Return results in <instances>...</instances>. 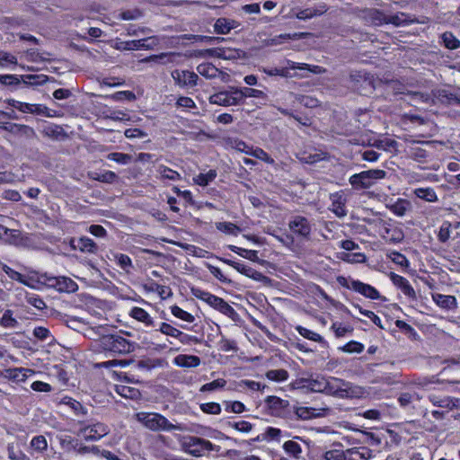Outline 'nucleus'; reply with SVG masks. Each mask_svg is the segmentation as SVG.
I'll list each match as a JSON object with an SVG mask.
<instances>
[{"instance_id":"56","label":"nucleus","mask_w":460,"mask_h":460,"mask_svg":"<svg viewBox=\"0 0 460 460\" xmlns=\"http://www.w3.org/2000/svg\"><path fill=\"white\" fill-rule=\"evenodd\" d=\"M283 448L288 454L295 457H298L302 452L300 445L292 440L285 442L283 445Z\"/></svg>"},{"instance_id":"22","label":"nucleus","mask_w":460,"mask_h":460,"mask_svg":"<svg viewBox=\"0 0 460 460\" xmlns=\"http://www.w3.org/2000/svg\"><path fill=\"white\" fill-rule=\"evenodd\" d=\"M362 17L367 23L375 26H379L386 22V16L376 9H367L363 11Z\"/></svg>"},{"instance_id":"52","label":"nucleus","mask_w":460,"mask_h":460,"mask_svg":"<svg viewBox=\"0 0 460 460\" xmlns=\"http://www.w3.org/2000/svg\"><path fill=\"white\" fill-rule=\"evenodd\" d=\"M387 258L390 259L394 263L401 266V267H408L409 261L407 258L396 251L388 252L386 254Z\"/></svg>"},{"instance_id":"1","label":"nucleus","mask_w":460,"mask_h":460,"mask_svg":"<svg viewBox=\"0 0 460 460\" xmlns=\"http://www.w3.org/2000/svg\"><path fill=\"white\" fill-rule=\"evenodd\" d=\"M294 389H307L314 393H326L339 399H361L365 394L362 387L353 385L335 377H316L296 380Z\"/></svg>"},{"instance_id":"2","label":"nucleus","mask_w":460,"mask_h":460,"mask_svg":"<svg viewBox=\"0 0 460 460\" xmlns=\"http://www.w3.org/2000/svg\"><path fill=\"white\" fill-rule=\"evenodd\" d=\"M266 411L274 417L288 419L291 414L296 415L301 420H311L314 418H320L326 416L330 409L329 408H314V407H295L293 406V411H290L288 406L290 404H265Z\"/></svg>"},{"instance_id":"45","label":"nucleus","mask_w":460,"mask_h":460,"mask_svg":"<svg viewBox=\"0 0 460 460\" xmlns=\"http://www.w3.org/2000/svg\"><path fill=\"white\" fill-rule=\"evenodd\" d=\"M410 208V202L406 199H399L390 208V210L398 217H403Z\"/></svg>"},{"instance_id":"29","label":"nucleus","mask_w":460,"mask_h":460,"mask_svg":"<svg viewBox=\"0 0 460 460\" xmlns=\"http://www.w3.org/2000/svg\"><path fill=\"white\" fill-rule=\"evenodd\" d=\"M238 92V99L239 102L243 103L244 100L248 97L250 98H265L266 94L261 90L249 88V87H243V88H237Z\"/></svg>"},{"instance_id":"43","label":"nucleus","mask_w":460,"mask_h":460,"mask_svg":"<svg viewBox=\"0 0 460 460\" xmlns=\"http://www.w3.org/2000/svg\"><path fill=\"white\" fill-rule=\"evenodd\" d=\"M90 177L93 180H95V181H98L101 182L111 183L116 180L117 175L115 172H113L111 171H104L102 172H91Z\"/></svg>"},{"instance_id":"59","label":"nucleus","mask_w":460,"mask_h":460,"mask_svg":"<svg viewBox=\"0 0 460 460\" xmlns=\"http://www.w3.org/2000/svg\"><path fill=\"white\" fill-rule=\"evenodd\" d=\"M450 235L451 223H449L448 221H445L442 223L439 228L438 238L441 243H446L450 238Z\"/></svg>"},{"instance_id":"40","label":"nucleus","mask_w":460,"mask_h":460,"mask_svg":"<svg viewBox=\"0 0 460 460\" xmlns=\"http://www.w3.org/2000/svg\"><path fill=\"white\" fill-rule=\"evenodd\" d=\"M302 35H304V33H300V34H297V33H294V34H290V33L280 34V35H278V36H275V37H273L271 39L267 40L266 45L267 46L280 45L285 40H296V39H299Z\"/></svg>"},{"instance_id":"25","label":"nucleus","mask_w":460,"mask_h":460,"mask_svg":"<svg viewBox=\"0 0 460 460\" xmlns=\"http://www.w3.org/2000/svg\"><path fill=\"white\" fill-rule=\"evenodd\" d=\"M200 358L194 355L181 354L173 358V364L181 367H197L200 365Z\"/></svg>"},{"instance_id":"12","label":"nucleus","mask_w":460,"mask_h":460,"mask_svg":"<svg viewBox=\"0 0 460 460\" xmlns=\"http://www.w3.org/2000/svg\"><path fill=\"white\" fill-rule=\"evenodd\" d=\"M172 77L175 84L180 87H194L198 84L199 76L194 72L189 70H174L172 72Z\"/></svg>"},{"instance_id":"38","label":"nucleus","mask_w":460,"mask_h":460,"mask_svg":"<svg viewBox=\"0 0 460 460\" xmlns=\"http://www.w3.org/2000/svg\"><path fill=\"white\" fill-rule=\"evenodd\" d=\"M3 241L13 245H21L22 243V233L16 229H9L6 227V235Z\"/></svg>"},{"instance_id":"4","label":"nucleus","mask_w":460,"mask_h":460,"mask_svg":"<svg viewBox=\"0 0 460 460\" xmlns=\"http://www.w3.org/2000/svg\"><path fill=\"white\" fill-rule=\"evenodd\" d=\"M264 74L270 76H280L290 78L294 76L305 77L302 73H291V70L307 71L314 74H321L323 69L319 66H311L305 63H297L291 60H286L285 66L281 67H262L261 69Z\"/></svg>"},{"instance_id":"47","label":"nucleus","mask_w":460,"mask_h":460,"mask_svg":"<svg viewBox=\"0 0 460 460\" xmlns=\"http://www.w3.org/2000/svg\"><path fill=\"white\" fill-rule=\"evenodd\" d=\"M205 53H208L209 55H213L224 59H232L239 56L236 50H226L223 49H207L205 50Z\"/></svg>"},{"instance_id":"44","label":"nucleus","mask_w":460,"mask_h":460,"mask_svg":"<svg viewBox=\"0 0 460 460\" xmlns=\"http://www.w3.org/2000/svg\"><path fill=\"white\" fill-rule=\"evenodd\" d=\"M441 40L444 46L448 49H456L460 48V40L449 31H446L441 35Z\"/></svg>"},{"instance_id":"23","label":"nucleus","mask_w":460,"mask_h":460,"mask_svg":"<svg viewBox=\"0 0 460 460\" xmlns=\"http://www.w3.org/2000/svg\"><path fill=\"white\" fill-rule=\"evenodd\" d=\"M327 12V7L324 4H319L314 7L305 8L298 11L296 17L299 20H308L315 16H320Z\"/></svg>"},{"instance_id":"26","label":"nucleus","mask_w":460,"mask_h":460,"mask_svg":"<svg viewBox=\"0 0 460 460\" xmlns=\"http://www.w3.org/2000/svg\"><path fill=\"white\" fill-rule=\"evenodd\" d=\"M179 56L176 53H160L158 55H151L141 59L142 63H150V64H160L166 65L169 63L174 62L175 57Z\"/></svg>"},{"instance_id":"10","label":"nucleus","mask_w":460,"mask_h":460,"mask_svg":"<svg viewBox=\"0 0 460 460\" xmlns=\"http://www.w3.org/2000/svg\"><path fill=\"white\" fill-rule=\"evenodd\" d=\"M330 207L329 210L332 211L338 218H343L347 216V197L343 190H339L330 194Z\"/></svg>"},{"instance_id":"61","label":"nucleus","mask_w":460,"mask_h":460,"mask_svg":"<svg viewBox=\"0 0 460 460\" xmlns=\"http://www.w3.org/2000/svg\"><path fill=\"white\" fill-rule=\"evenodd\" d=\"M216 310L219 311L220 313L228 316L231 319H234V317L237 315L235 310L224 299L221 300Z\"/></svg>"},{"instance_id":"62","label":"nucleus","mask_w":460,"mask_h":460,"mask_svg":"<svg viewBox=\"0 0 460 460\" xmlns=\"http://www.w3.org/2000/svg\"><path fill=\"white\" fill-rule=\"evenodd\" d=\"M17 64V58L11 53L5 51H0V66L7 67L9 66H15Z\"/></svg>"},{"instance_id":"18","label":"nucleus","mask_w":460,"mask_h":460,"mask_svg":"<svg viewBox=\"0 0 460 460\" xmlns=\"http://www.w3.org/2000/svg\"><path fill=\"white\" fill-rule=\"evenodd\" d=\"M4 129L26 139L33 138L36 136L34 129L27 125L7 123Z\"/></svg>"},{"instance_id":"36","label":"nucleus","mask_w":460,"mask_h":460,"mask_svg":"<svg viewBox=\"0 0 460 460\" xmlns=\"http://www.w3.org/2000/svg\"><path fill=\"white\" fill-rule=\"evenodd\" d=\"M198 73L206 78H216L218 75V69L211 63H202L197 66Z\"/></svg>"},{"instance_id":"55","label":"nucleus","mask_w":460,"mask_h":460,"mask_svg":"<svg viewBox=\"0 0 460 460\" xmlns=\"http://www.w3.org/2000/svg\"><path fill=\"white\" fill-rule=\"evenodd\" d=\"M109 160L114 161L119 164H128L131 162V155L124 153H110L107 155Z\"/></svg>"},{"instance_id":"57","label":"nucleus","mask_w":460,"mask_h":460,"mask_svg":"<svg viewBox=\"0 0 460 460\" xmlns=\"http://www.w3.org/2000/svg\"><path fill=\"white\" fill-rule=\"evenodd\" d=\"M397 143L396 141L390 139V138H384L376 140L372 146H376L378 149H382L385 151H391L393 148L396 146Z\"/></svg>"},{"instance_id":"34","label":"nucleus","mask_w":460,"mask_h":460,"mask_svg":"<svg viewBox=\"0 0 460 460\" xmlns=\"http://www.w3.org/2000/svg\"><path fill=\"white\" fill-rule=\"evenodd\" d=\"M0 325L5 329H14L18 327L19 322L13 316V312L12 310L7 309L4 312L0 318Z\"/></svg>"},{"instance_id":"14","label":"nucleus","mask_w":460,"mask_h":460,"mask_svg":"<svg viewBox=\"0 0 460 460\" xmlns=\"http://www.w3.org/2000/svg\"><path fill=\"white\" fill-rule=\"evenodd\" d=\"M110 432L108 426L102 423H96L81 429L80 434L85 440H98Z\"/></svg>"},{"instance_id":"9","label":"nucleus","mask_w":460,"mask_h":460,"mask_svg":"<svg viewBox=\"0 0 460 460\" xmlns=\"http://www.w3.org/2000/svg\"><path fill=\"white\" fill-rule=\"evenodd\" d=\"M209 102L220 106H233L240 104L236 87H231L227 91L219 92L209 97Z\"/></svg>"},{"instance_id":"17","label":"nucleus","mask_w":460,"mask_h":460,"mask_svg":"<svg viewBox=\"0 0 460 460\" xmlns=\"http://www.w3.org/2000/svg\"><path fill=\"white\" fill-rule=\"evenodd\" d=\"M432 96L443 104L460 105V93H453L446 89H438L432 91Z\"/></svg>"},{"instance_id":"24","label":"nucleus","mask_w":460,"mask_h":460,"mask_svg":"<svg viewBox=\"0 0 460 460\" xmlns=\"http://www.w3.org/2000/svg\"><path fill=\"white\" fill-rule=\"evenodd\" d=\"M346 460H368L372 451L366 447H352L345 450Z\"/></svg>"},{"instance_id":"39","label":"nucleus","mask_w":460,"mask_h":460,"mask_svg":"<svg viewBox=\"0 0 460 460\" xmlns=\"http://www.w3.org/2000/svg\"><path fill=\"white\" fill-rule=\"evenodd\" d=\"M298 159L305 164H314L324 159L325 155L322 152L308 153L303 152L297 155Z\"/></svg>"},{"instance_id":"31","label":"nucleus","mask_w":460,"mask_h":460,"mask_svg":"<svg viewBox=\"0 0 460 460\" xmlns=\"http://www.w3.org/2000/svg\"><path fill=\"white\" fill-rule=\"evenodd\" d=\"M217 176V172L216 170H209L207 172H200L198 175L193 177V181L195 184L205 187L212 182Z\"/></svg>"},{"instance_id":"11","label":"nucleus","mask_w":460,"mask_h":460,"mask_svg":"<svg viewBox=\"0 0 460 460\" xmlns=\"http://www.w3.org/2000/svg\"><path fill=\"white\" fill-rule=\"evenodd\" d=\"M288 227L293 234L305 239H309L312 232L309 220L302 216L293 217L288 222Z\"/></svg>"},{"instance_id":"50","label":"nucleus","mask_w":460,"mask_h":460,"mask_svg":"<svg viewBox=\"0 0 460 460\" xmlns=\"http://www.w3.org/2000/svg\"><path fill=\"white\" fill-rule=\"evenodd\" d=\"M331 330H332L337 338L344 337L347 333L353 332V327L349 324H343L341 323L335 322L332 324Z\"/></svg>"},{"instance_id":"46","label":"nucleus","mask_w":460,"mask_h":460,"mask_svg":"<svg viewBox=\"0 0 460 460\" xmlns=\"http://www.w3.org/2000/svg\"><path fill=\"white\" fill-rule=\"evenodd\" d=\"M114 261L126 272H129L132 268V261L131 259L123 253H114L113 254Z\"/></svg>"},{"instance_id":"58","label":"nucleus","mask_w":460,"mask_h":460,"mask_svg":"<svg viewBox=\"0 0 460 460\" xmlns=\"http://www.w3.org/2000/svg\"><path fill=\"white\" fill-rule=\"evenodd\" d=\"M249 155L264 161L265 163L270 164H274V160L263 149L260 147L252 148V151H249Z\"/></svg>"},{"instance_id":"15","label":"nucleus","mask_w":460,"mask_h":460,"mask_svg":"<svg viewBox=\"0 0 460 460\" xmlns=\"http://www.w3.org/2000/svg\"><path fill=\"white\" fill-rule=\"evenodd\" d=\"M347 288L359 293L367 298L375 300L380 297V293L376 288L359 280H350V283Z\"/></svg>"},{"instance_id":"7","label":"nucleus","mask_w":460,"mask_h":460,"mask_svg":"<svg viewBox=\"0 0 460 460\" xmlns=\"http://www.w3.org/2000/svg\"><path fill=\"white\" fill-rule=\"evenodd\" d=\"M385 171L371 169L351 175L349 178V182L355 190H365L371 188L378 181L385 179Z\"/></svg>"},{"instance_id":"6","label":"nucleus","mask_w":460,"mask_h":460,"mask_svg":"<svg viewBox=\"0 0 460 460\" xmlns=\"http://www.w3.org/2000/svg\"><path fill=\"white\" fill-rule=\"evenodd\" d=\"M99 347L103 351L114 354H127L134 349L133 343L118 334L102 336L99 341Z\"/></svg>"},{"instance_id":"35","label":"nucleus","mask_w":460,"mask_h":460,"mask_svg":"<svg viewBox=\"0 0 460 460\" xmlns=\"http://www.w3.org/2000/svg\"><path fill=\"white\" fill-rule=\"evenodd\" d=\"M66 325L78 332L87 330V323L83 319L75 316H67L65 320Z\"/></svg>"},{"instance_id":"63","label":"nucleus","mask_w":460,"mask_h":460,"mask_svg":"<svg viewBox=\"0 0 460 460\" xmlns=\"http://www.w3.org/2000/svg\"><path fill=\"white\" fill-rule=\"evenodd\" d=\"M31 447L38 452L47 449V440L43 436H36L31 441Z\"/></svg>"},{"instance_id":"28","label":"nucleus","mask_w":460,"mask_h":460,"mask_svg":"<svg viewBox=\"0 0 460 460\" xmlns=\"http://www.w3.org/2000/svg\"><path fill=\"white\" fill-rule=\"evenodd\" d=\"M432 299L437 305L443 309L451 310L456 307V298L454 296L434 294Z\"/></svg>"},{"instance_id":"27","label":"nucleus","mask_w":460,"mask_h":460,"mask_svg":"<svg viewBox=\"0 0 460 460\" xmlns=\"http://www.w3.org/2000/svg\"><path fill=\"white\" fill-rule=\"evenodd\" d=\"M74 249H77L83 252L94 253L97 251L96 243L89 237H81L76 241H72Z\"/></svg>"},{"instance_id":"48","label":"nucleus","mask_w":460,"mask_h":460,"mask_svg":"<svg viewBox=\"0 0 460 460\" xmlns=\"http://www.w3.org/2000/svg\"><path fill=\"white\" fill-rule=\"evenodd\" d=\"M216 227L220 232L235 236L240 232V228L231 222H218L216 224Z\"/></svg>"},{"instance_id":"13","label":"nucleus","mask_w":460,"mask_h":460,"mask_svg":"<svg viewBox=\"0 0 460 460\" xmlns=\"http://www.w3.org/2000/svg\"><path fill=\"white\" fill-rule=\"evenodd\" d=\"M48 280L49 286L59 292L74 293L78 289L76 282L68 277H51Z\"/></svg>"},{"instance_id":"30","label":"nucleus","mask_w":460,"mask_h":460,"mask_svg":"<svg viewBox=\"0 0 460 460\" xmlns=\"http://www.w3.org/2000/svg\"><path fill=\"white\" fill-rule=\"evenodd\" d=\"M234 270H236L239 273L252 279L254 280H261L264 276L261 272L249 267L243 263L238 262L237 265H234Z\"/></svg>"},{"instance_id":"54","label":"nucleus","mask_w":460,"mask_h":460,"mask_svg":"<svg viewBox=\"0 0 460 460\" xmlns=\"http://www.w3.org/2000/svg\"><path fill=\"white\" fill-rule=\"evenodd\" d=\"M226 385V381L223 378L216 379L210 383L205 384L200 388L201 392H214L224 388Z\"/></svg>"},{"instance_id":"5","label":"nucleus","mask_w":460,"mask_h":460,"mask_svg":"<svg viewBox=\"0 0 460 460\" xmlns=\"http://www.w3.org/2000/svg\"><path fill=\"white\" fill-rule=\"evenodd\" d=\"M137 421L152 431L185 430L181 424H172L164 416L155 412H138L135 414Z\"/></svg>"},{"instance_id":"53","label":"nucleus","mask_w":460,"mask_h":460,"mask_svg":"<svg viewBox=\"0 0 460 460\" xmlns=\"http://www.w3.org/2000/svg\"><path fill=\"white\" fill-rule=\"evenodd\" d=\"M12 106L22 112H40L41 109L39 106H36L34 104H29L25 102H21L18 101H12Z\"/></svg>"},{"instance_id":"21","label":"nucleus","mask_w":460,"mask_h":460,"mask_svg":"<svg viewBox=\"0 0 460 460\" xmlns=\"http://www.w3.org/2000/svg\"><path fill=\"white\" fill-rule=\"evenodd\" d=\"M240 26V22L232 19L221 17L214 24V31L218 34H227L233 29Z\"/></svg>"},{"instance_id":"37","label":"nucleus","mask_w":460,"mask_h":460,"mask_svg":"<svg viewBox=\"0 0 460 460\" xmlns=\"http://www.w3.org/2000/svg\"><path fill=\"white\" fill-rule=\"evenodd\" d=\"M228 249L238 255L250 260L252 261H257L259 260L258 252L254 250H247L235 245H228Z\"/></svg>"},{"instance_id":"64","label":"nucleus","mask_w":460,"mask_h":460,"mask_svg":"<svg viewBox=\"0 0 460 460\" xmlns=\"http://www.w3.org/2000/svg\"><path fill=\"white\" fill-rule=\"evenodd\" d=\"M325 460H346L345 450L332 449L325 452Z\"/></svg>"},{"instance_id":"51","label":"nucleus","mask_w":460,"mask_h":460,"mask_svg":"<svg viewBox=\"0 0 460 460\" xmlns=\"http://www.w3.org/2000/svg\"><path fill=\"white\" fill-rule=\"evenodd\" d=\"M157 172L160 174V176L164 179H168L172 181H178L181 179V175L178 172L165 165H159L157 168Z\"/></svg>"},{"instance_id":"20","label":"nucleus","mask_w":460,"mask_h":460,"mask_svg":"<svg viewBox=\"0 0 460 460\" xmlns=\"http://www.w3.org/2000/svg\"><path fill=\"white\" fill-rule=\"evenodd\" d=\"M128 315L139 323H142L146 327L155 326L154 318L145 309L134 306L130 309Z\"/></svg>"},{"instance_id":"8","label":"nucleus","mask_w":460,"mask_h":460,"mask_svg":"<svg viewBox=\"0 0 460 460\" xmlns=\"http://www.w3.org/2000/svg\"><path fill=\"white\" fill-rule=\"evenodd\" d=\"M159 43L160 40L156 36H151L141 40L119 42L116 45V49L119 50H152L155 49Z\"/></svg>"},{"instance_id":"60","label":"nucleus","mask_w":460,"mask_h":460,"mask_svg":"<svg viewBox=\"0 0 460 460\" xmlns=\"http://www.w3.org/2000/svg\"><path fill=\"white\" fill-rule=\"evenodd\" d=\"M364 345L356 341H350L345 344L341 349L347 353H361L364 350Z\"/></svg>"},{"instance_id":"49","label":"nucleus","mask_w":460,"mask_h":460,"mask_svg":"<svg viewBox=\"0 0 460 460\" xmlns=\"http://www.w3.org/2000/svg\"><path fill=\"white\" fill-rule=\"evenodd\" d=\"M171 313L176 318H179L187 323H193L195 320L191 314L188 313L178 305L171 306Z\"/></svg>"},{"instance_id":"33","label":"nucleus","mask_w":460,"mask_h":460,"mask_svg":"<svg viewBox=\"0 0 460 460\" xmlns=\"http://www.w3.org/2000/svg\"><path fill=\"white\" fill-rule=\"evenodd\" d=\"M414 194L420 199L427 202H436L438 200V195L433 188H418L414 190Z\"/></svg>"},{"instance_id":"32","label":"nucleus","mask_w":460,"mask_h":460,"mask_svg":"<svg viewBox=\"0 0 460 460\" xmlns=\"http://www.w3.org/2000/svg\"><path fill=\"white\" fill-rule=\"evenodd\" d=\"M116 393L123 398L130 400H137L140 396V393L137 389L128 385H116Z\"/></svg>"},{"instance_id":"41","label":"nucleus","mask_w":460,"mask_h":460,"mask_svg":"<svg viewBox=\"0 0 460 460\" xmlns=\"http://www.w3.org/2000/svg\"><path fill=\"white\" fill-rule=\"evenodd\" d=\"M265 376L273 382H284L288 379V372L285 369H271L266 372Z\"/></svg>"},{"instance_id":"42","label":"nucleus","mask_w":460,"mask_h":460,"mask_svg":"<svg viewBox=\"0 0 460 460\" xmlns=\"http://www.w3.org/2000/svg\"><path fill=\"white\" fill-rule=\"evenodd\" d=\"M296 330L302 337H304L307 340H310V341H313L315 342H319V343H322L324 341L323 338L319 333L314 332L305 327L298 325L296 327Z\"/></svg>"},{"instance_id":"16","label":"nucleus","mask_w":460,"mask_h":460,"mask_svg":"<svg viewBox=\"0 0 460 460\" xmlns=\"http://www.w3.org/2000/svg\"><path fill=\"white\" fill-rule=\"evenodd\" d=\"M158 331L166 336L179 340L182 344H188L192 340L190 335L182 332L167 323H161Z\"/></svg>"},{"instance_id":"3","label":"nucleus","mask_w":460,"mask_h":460,"mask_svg":"<svg viewBox=\"0 0 460 460\" xmlns=\"http://www.w3.org/2000/svg\"><path fill=\"white\" fill-rule=\"evenodd\" d=\"M177 440L183 452L193 457L207 456L210 452H219L220 447L200 437L179 435Z\"/></svg>"},{"instance_id":"19","label":"nucleus","mask_w":460,"mask_h":460,"mask_svg":"<svg viewBox=\"0 0 460 460\" xmlns=\"http://www.w3.org/2000/svg\"><path fill=\"white\" fill-rule=\"evenodd\" d=\"M191 294L198 299L206 302L208 305L217 309L219 303L223 298L218 297L208 291H205L199 288H192Z\"/></svg>"}]
</instances>
